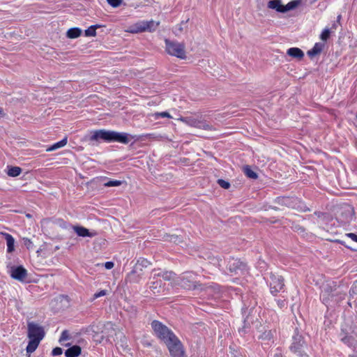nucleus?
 I'll use <instances>...</instances> for the list:
<instances>
[{"label":"nucleus","instance_id":"f257e3e1","mask_svg":"<svg viewBox=\"0 0 357 357\" xmlns=\"http://www.w3.org/2000/svg\"><path fill=\"white\" fill-rule=\"evenodd\" d=\"M100 139L107 142H117L124 144H127L130 142L127 133L106 130L104 129L94 130L90 137L91 141H99Z\"/></svg>","mask_w":357,"mask_h":357},{"label":"nucleus","instance_id":"f03ea898","mask_svg":"<svg viewBox=\"0 0 357 357\" xmlns=\"http://www.w3.org/2000/svg\"><path fill=\"white\" fill-rule=\"evenodd\" d=\"M180 121L187 125L205 130H215V128L205 121L201 116L193 115L186 117H181Z\"/></svg>","mask_w":357,"mask_h":357},{"label":"nucleus","instance_id":"7ed1b4c3","mask_svg":"<svg viewBox=\"0 0 357 357\" xmlns=\"http://www.w3.org/2000/svg\"><path fill=\"white\" fill-rule=\"evenodd\" d=\"M166 52L174 56L184 59L186 57L185 45L176 41L165 40Z\"/></svg>","mask_w":357,"mask_h":357},{"label":"nucleus","instance_id":"20e7f679","mask_svg":"<svg viewBox=\"0 0 357 357\" xmlns=\"http://www.w3.org/2000/svg\"><path fill=\"white\" fill-rule=\"evenodd\" d=\"M175 284L181 286L185 289H195L197 287L198 282L196 280V275L192 272L183 273L175 280Z\"/></svg>","mask_w":357,"mask_h":357},{"label":"nucleus","instance_id":"39448f33","mask_svg":"<svg viewBox=\"0 0 357 357\" xmlns=\"http://www.w3.org/2000/svg\"><path fill=\"white\" fill-rule=\"evenodd\" d=\"M151 327L155 335L164 343L168 341L169 338L174 335L170 329L158 321L154 320L152 321Z\"/></svg>","mask_w":357,"mask_h":357},{"label":"nucleus","instance_id":"423d86ee","mask_svg":"<svg viewBox=\"0 0 357 357\" xmlns=\"http://www.w3.org/2000/svg\"><path fill=\"white\" fill-rule=\"evenodd\" d=\"M158 22H155L153 20L150 21H140L135 23L134 25L131 26L128 32L132 33H137L143 31H154L159 25Z\"/></svg>","mask_w":357,"mask_h":357},{"label":"nucleus","instance_id":"0eeeda50","mask_svg":"<svg viewBox=\"0 0 357 357\" xmlns=\"http://www.w3.org/2000/svg\"><path fill=\"white\" fill-rule=\"evenodd\" d=\"M167 345L170 354L173 357H181L183 354L182 344L177 337L174 335L169 340L165 342Z\"/></svg>","mask_w":357,"mask_h":357},{"label":"nucleus","instance_id":"6e6552de","mask_svg":"<svg viewBox=\"0 0 357 357\" xmlns=\"http://www.w3.org/2000/svg\"><path fill=\"white\" fill-rule=\"evenodd\" d=\"M269 285L271 294L275 295L283 289L284 286V279L280 275L271 273Z\"/></svg>","mask_w":357,"mask_h":357},{"label":"nucleus","instance_id":"1a4fd4ad","mask_svg":"<svg viewBox=\"0 0 357 357\" xmlns=\"http://www.w3.org/2000/svg\"><path fill=\"white\" fill-rule=\"evenodd\" d=\"M227 268L231 273L243 275L246 271V264L238 259L232 258L227 264Z\"/></svg>","mask_w":357,"mask_h":357},{"label":"nucleus","instance_id":"9d476101","mask_svg":"<svg viewBox=\"0 0 357 357\" xmlns=\"http://www.w3.org/2000/svg\"><path fill=\"white\" fill-rule=\"evenodd\" d=\"M44 336L45 332L42 326L33 322L28 324V337L29 339L35 338L42 340Z\"/></svg>","mask_w":357,"mask_h":357},{"label":"nucleus","instance_id":"9b49d317","mask_svg":"<svg viewBox=\"0 0 357 357\" xmlns=\"http://www.w3.org/2000/svg\"><path fill=\"white\" fill-rule=\"evenodd\" d=\"M336 290V284L334 282H327L322 286L321 297L323 303L327 304L331 296H333V292Z\"/></svg>","mask_w":357,"mask_h":357},{"label":"nucleus","instance_id":"f8f14e48","mask_svg":"<svg viewBox=\"0 0 357 357\" xmlns=\"http://www.w3.org/2000/svg\"><path fill=\"white\" fill-rule=\"evenodd\" d=\"M10 276L18 281H25L27 277V271L22 266L12 267L10 269Z\"/></svg>","mask_w":357,"mask_h":357},{"label":"nucleus","instance_id":"ddd939ff","mask_svg":"<svg viewBox=\"0 0 357 357\" xmlns=\"http://www.w3.org/2000/svg\"><path fill=\"white\" fill-rule=\"evenodd\" d=\"M143 276L142 268L135 266L133 270L128 275L127 280L130 282L138 283Z\"/></svg>","mask_w":357,"mask_h":357},{"label":"nucleus","instance_id":"4468645a","mask_svg":"<svg viewBox=\"0 0 357 357\" xmlns=\"http://www.w3.org/2000/svg\"><path fill=\"white\" fill-rule=\"evenodd\" d=\"M151 280L152 281L149 286L151 291L155 294L163 292L165 290V286L161 278L155 277V280H153V278Z\"/></svg>","mask_w":357,"mask_h":357},{"label":"nucleus","instance_id":"2eb2a0df","mask_svg":"<svg viewBox=\"0 0 357 357\" xmlns=\"http://www.w3.org/2000/svg\"><path fill=\"white\" fill-rule=\"evenodd\" d=\"M73 229L77 234V236L81 237H94L97 235V232L96 231H89L88 229L79 225L73 226Z\"/></svg>","mask_w":357,"mask_h":357},{"label":"nucleus","instance_id":"dca6fc26","mask_svg":"<svg viewBox=\"0 0 357 357\" xmlns=\"http://www.w3.org/2000/svg\"><path fill=\"white\" fill-rule=\"evenodd\" d=\"M304 347V341L301 335H296L293 337V342L290 347L291 350L295 353H301Z\"/></svg>","mask_w":357,"mask_h":357},{"label":"nucleus","instance_id":"f3484780","mask_svg":"<svg viewBox=\"0 0 357 357\" xmlns=\"http://www.w3.org/2000/svg\"><path fill=\"white\" fill-rule=\"evenodd\" d=\"M267 8L278 13H284V5L281 0H270L267 3Z\"/></svg>","mask_w":357,"mask_h":357},{"label":"nucleus","instance_id":"a211bd4d","mask_svg":"<svg viewBox=\"0 0 357 357\" xmlns=\"http://www.w3.org/2000/svg\"><path fill=\"white\" fill-rule=\"evenodd\" d=\"M157 271L154 270V272H156ZM155 277H159L160 278H162L164 280L166 281H172V280H176L175 278V273L172 271H160L158 273H155L153 275V279L155 280Z\"/></svg>","mask_w":357,"mask_h":357},{"label":"nucleus","instance_id":"6ab92c4d","mask_svg":"<svg viewBox=\"0 0 357 357\" xmlns=\"http://www.w3.org/2000/svg\"><path fill=\"white\" fill-rule=\"evenodd\" d=\"M1 234L4 236L6 241L7 252L11 253L15 250V239L14 238L8 233L2 232Z\"/></svg>","mask_w":357,"mask_h":357},{"label":"nucleus","instance_id":"aec40b11","mask_svg":"<svg viewBox=\"0 0 357 357\" xmlns=\"http://www.w3.org/2000/svg\"><path fill=\"white\" fill-rule=\"evenodd\" d=\"M287 54L289 56L298 59H301L304 56L303 52L298 47H291L288 49Z\"/></svg>","mask_w":357,"mask_h":357},{"label":"nucleus","instance_id":"412c9836","mask_svg":"<svg viewBox=\"0 0 357 357\" xmlns=\"http://www.w3.org/2000/svg\"><path fill=\"white\" fill-rule=\"evenodd\" d=\"M324 43H315L314 47L307 52V54L310 57H314L316 55H317V54H320L321 52V51L324 49Z\"/></svg>","mask_w":357,"mask_h":357},{"label":"nucleus","instance_id":"4be33fe9","mask_svg":"<svg viewBox=\"0 0 357 357\" xmlns=\"http://www.w3.org/2000/svg\"><path fill=\"white\" fill-rule=\"evenodd\" d=\"M81 353V348L79 346H73L66 349L65 351V356L66 357H77Z\"/></svg>","mask_w":357,"mask_h":357},{"label":"nucleus","instance_id":"5701e85b","mask_svg":"<svg viewBox=\"0 0 357 357\" xmlns=\"http://www.w3.org/2000/svg\"><path fill=\"white\" fill-rule=\"evenodd\" d=\"M40 341L41 340H38V339H35V338L30 339V340L28 343V345L26 347V352L29 353V354L33 353L37 349Z\"/></svg>","mask_w":357,"mask_h":357},{"label":"nucleus","instance_id":"b1692460","mask_svg":"<svg viewBox=\"0 0 357 357\" xmlns=\"http://www.w3.org/2000/svg\"><path fill=\"white\" fill-rule=\"evenodd\" d=\"M82 33V30L79 28H71L68 30L66 33V36L68 38H77Z\"/></svg>","mask_w":357,"mask_h":357},{"label":"nucleus","instance_id":"393cba45","mask_svg":"<svg viewBox=\"0 0 357 357\" xmlns=\"http://www.w3.org/2000/svg\"><path fill=\"white\" fill-rule=\"evenodd\" d=\"M301 3V0H294L289 2L287 5H284V13L295 9Z\"/></svg>","mask_w":357,"mask_h":357},{"label":"nucleus","instance_id":"a878e982","mask_svg":"<svg viewBox=\"0 0 357 357\" xmlns=\"http://www.w3.org/2000/svg\"><path fill=\"white\" fill-rule=\"evenodd\" d=\"M22 172L20 167H8L7 174L9 176L15 177L19 176Z\"/></svg>","mask_w":357,"mask_h":357},{"label":"nucleus","instance_id":"bb28decb","mask_svg":"<svg viewBox=\"0 0 357 357\" xmlns=\"http://www.w3.org/2000/svg\"><path fill=\"white\" fill-rule=\"evenodd\" d=\"M67 144V138L65 137L63 138L62 140L54 144L52 146H51L50 147H49L47 151H54V150H56L58 149H60L61 147H63L64 146H66Z\"/></svg>","mask_w":357,"mask_h":357},{"label":"nucleus","instance_id":"cd10ccee","mask_svg":"<svg viewBox=\"0 0 357 357\" xmlns=\"http://www.w3.org/2000/svg\"><path fill=\"white\" fill-rule=\"evenodd\" d=\"M101 27V25L96 24L92 25L89 27L86 30H85V36H95L96 35V29Z\"/></svg>","mask_w":357,"mask_h":357},{"label":"nucleus","instance_id":"c85d7f7f","mask_svg":"<svg viewBox=\"0 0 357 357\" xmlns=\"http://www.w3.org/2000/svg\"><path fill=\"white\" fill-rule=\"evenodd\" d=\"M245 174L250 178L256 179L257 174L249 166H245L243 169Z\"/></svg>","mask_w":357,"mask_h":357},{"label":"nucleus","instance_id":"c756f323","mask_svg":"<svg viewBox=\"0 0 357 357\" xmlns=\"http://www.w3.org/2000/svg\"><path fill=\"white\" fill-rule=\"evenodd\" d=\"M207 291L208 292H214L213 294V296L214 298L216 299V298H218L221 296V291H220V289L218 286H214V287H208Z\"/></svg>","mask_w":357,"mask_h":357},{"label":"nucleus","instance_id":"7c9ffc66","mask_svg":"<svg viewBox=\"0 0 357 357\" xmlns=\"http://www.w3.org/2000/svg\"><path fill=\"white\" fill-rule=\"evenodd\" d=\"M165 238L166 241H169L170 242H173L176 244L181 243V241H182L181 238L177 235H166L165 236Z\"/></svg>","mask_w":357,"mask_h":357},{"label":"nucleus","instance_id":"2f4dec72","mask_svg":"<svg viewBox=\"0 0 357 357\" xmlns=\"http://www.w3.org/2000/svg\"><path fill=\"white\" fill-rule=\"evenodd\" d=\"M153 116L155 120L158 119L160 117L169 119L172 118L170 114L167 112H156L153 114Z\"/></svg>","mask_w":357,"mask_h":357},{"label":"nucleus","instance_id":"473e14b6","mask_svg":"<svg viewBox=\"0 0 357 357\" xmlns=\"http://www.w3.org/2000/svg\"><path fill=\"white\" fill-rule=\"evenodd\" d=\"M281 203L288 207H294L293 205L294 200L289 197H282L280 199Z\"/></svg>","mask_w":357,"mask_h":357},{"label":"nucleus","instance_id":"72a5a7b5","mask_svg":"<svg viewBox=\"0 0 357 357\" xmlns=\"http://www.w3.org/2000/svg\"><path fill=\"white\" fill-rule=\"evenodd\" d=\"M123 181L119 180H111L104 184L105 187H115L119 186L122 184Z\"/></svg>","mask_w":357,"mask_h":357},{"label":"nucleus","instance_id":"f704fd0d","mask_svg":"<svg viewBox=\"0 0 357 357\" xmlns=\"http://www.w3.org/2000/svg\"><path fill=\"white\" fill-rule=\"evenodd\" d=\"M330 36V30L328 28H326L323 30L320 35L321 40L326 41Z\"/></svg>","mask_w":357,"mask_h":357},{"label":"nucleus","instance_id":"c9c22d12","mask_svg":"<svg viewBox=\"0 0 357 357\" xmlns=\"http://www.w3.org/2000/svg\"><path fill=\"white\" fill-rule=\"evenodd\" d=\"M69 339H70V334L68 331L65 330L61 333V335L59 338V342H62L68 340Z\"/></svg>","mask_w":357,"mask_h":357},{"label":"nucleus","instance_id":"e433bc0d","mask_svg":"<svg viewBox=\"0 0 357 357\" xmlns=\"http://www.w3.org/2000/svg\"><path fill=\"white\" fill-rule=\"evenodd\" d=\"M218 183L224 189H228L230 187L229 183L223 179H218Z\"/></svg>","mask_w":357,"mask_h":357},{"label":"nucleus","instance_id":"4c0bfd02","mask_svg":"<svg viewBox=\"0 0 357 357\" xmlns=\"http://www.w3.org/2000/svg\"><path fill=\"white\" fill-rule=\"evenodd\" d=\"M107 1L108 3L114 8L119 7L123 1V0H107Z\"/></svg>","mask_w":357,"mask_h":357},{"label":"nucleus","instance_id":"58836bf2","mask_svg":"<svg viewBox=\"0 0 357 357\" xmlns=\"http://www.w3.org/2000/svg\"><path fill=\"white\" fill-rule=\"evenodd\" d=\"M349 294L351 296L357 295V280H356L349 291Z\"/></svg>","mask_w":357,"mask_h":357},{"label":"nucleus","instance_id":"ea45409f","mask_svg":"<svg viewBox=\"0 0 357 357\" xmlns=\"http://www.w3.org/2000/svg\"><path fill=\"white\" fill-rule=\"evenodd\" d=\"M149 264V261H147L146 259H143L140 261H138L135 266H139V267L142 268V267L146 266Z\"/></svg>","mask_w":357,"mask_h":357},{"label":"nucleus","instance_id":"a19ab883","mask_svg":"<svg viewBox=\"0 0 357 357\" xmlns=\"http://www.w3.org/2000/svg\"><path fill=\"white\" fill-rule=\"evenodd\" d=\"M107 291L106 290H101L99 292H97L93 295V298H98L99 297L105 296V295H107Z\"/></svg>","mask_w":357,"mask_h":357},{"label":"nucleus","instance_id":"79ce46f5","mask_svg":"<svg viewBox=\"0 0 357 357\" xmlns=\"http://www.w3.org/2000/svg\"><path fill=\"white\" fill-rule=\"evenodd\" d=\"M62 349L60 348V347H56L54 348L52 351V354L53 356H59V355H61L62 354Z\"/></svg>","mask_w":357,"mask_h":357},{"label":"nucleus","instance_id":"37998d69","mask_svg":"<svg viewBox=\"0 0 357 357\" xmlns=\"http://www.w3.org/2000/svg\"><path fill=\"white\" fill-rule=\"evenodd\" d=\"M342 341L344 342L345 344H347L349 345H351L353 343V340L349 337H344L342 338Z\"/></svg>","mask_w":357,"mask_h":357},{"label":"nucleus","instance_id":"c03bdc74","mask_svg":"<svg viewBox=\"0 0 357 357\" xmlns=\"http://www.w3.org/2000/svg\"><path fill=\"white\" fill-rule=\"evenodd\" d=\"M346 236L349 237L353 241L357 242V235L356 234H355L354 233H348V234H346Z\"/></svg>","mask_w":357,"mask_h":357},{"label":"nucleus","instance_id":"a18cd8bd","mask_svg":"<svg viewBox=\"0 0 357 357\" xmlns=\"http://www.w3.org/2000/svg\"><path fill=\"white\" fill-rule=\"evenodd\" d=\"M277 303L280 308H282L287 305V303L284 300H278Z\"/></svg>","mask_w":357,"mask_h":357},{"label":"nucleus","instance_id":"49530a36","mask_svg":"<svg viewBox=\"0 0 357 357\" xmlns=\"http://www.w3.org/2000/svg\"><path fill=\"white\" fill-rule=\"evenodd\" d=\"M114 264L112 261H107L105 264V267L106 269H111L114 267Z\"/></svg>","mask_w":357,"mask_h":357},{"label":"nucleus","instance_id":"de8ad7c7","mask_svg":"<svg viewBox=\"0 0 357 357\" xmlns=\"http://www.w3.org/2000/svg\"><path fill=\"white\" fill-rule=\"evenodd\" d=\"M271 337V331H268L267 333H265L263 335H262V338L263 339H270Z\"/></svg>","mask_w":357,"mask_h":357},{"label":"nucleus","instance_id":"09e8293b","mask_svg":"<svg viewBox=\"0 0 357 357\" xmlns=\"http://www.w3.org/2000/svg\"><path fill=\"white\" fill-rule=\"evenodd\" d=\"M24 244L27 248H29V246L32 244V242L28 239V238H24Z\"/></svg>","mask_w":357,"mask_h":357},{"label":"nucleus","instance_id":"8fccbe9b","mask_svg":"<svg viewBox=\"0 0 357 357\" xmlns=\"http://www.w3.org/2000/svg\"><path fill=\"white\" fill-rule=\"evenodd\" d=\"M182 31H183V27H182L181 24H179L178 26V27L176 28L175 33H176V34H178V33L182 32Z\"/></svg>","mask_w":357,"mask_h":357},{"label":"nucleus","instance_id":"3c124183","mask_svg":"<svg viewBox=\"0 0 357 357\" xmlns=\"http://www.w3.org/2000/svg\"><path fill=\"white\" fill-rule=\"evenodd\" d=\"M105 328H112V324L111 322H107L106 324L104 325Z\"/></svg>","mask_w":357,"mask_h":357},{"label":"nucleus","instance_id":"603ef678","mask_svg":"<svg viewBox=\"0 0 357 357\" xmlns=\"http://www.w3.org/2000/svg\"><path fill=\"white\" fill-rule=\"evenodd\" d=\"M3 116H4L3 110L2 108L0 107V117Z\"/></svg>","mask_w":357,"mask_h":357},{"label":"nucleus","instance_id":"864d4df0","mask_svg":"<svg viewBox=\"0 0 357 357\" xmlns=\"http://www.w3.org/2000/svg\"><path fill=\"white\" fill-rule=\"evenodd\" d=\"M340 19H341V15H340L337 16V22H339L340 20Z\"/></svg>","mask_w":357,"mask_h":357},{"label":"nucleus","instance_id":"5fc2aeb1","mask_svg":"<svg viewBox=\"0 0 357 357\" xmlns=\"http://www.w3.org/2000/svg\"><path fill=\"white\" fill-rule=\"evenodd\" d=\"M275 357H280V354H275Z\"/></svg>","mask_w":357,"mask_h":357},{"label":"nucleus","instance_id":"6e6d98bb","mask_svg":"<svg viewBox=\"0 0 357 357\" xmlns=\"http://www.w3.org/2000/svg\"><path fill=\"white\" fill-rule=\"evenodd\" d=\"M338 242H340V243H342V244H344V242H343V241H338Z\"/></svg>","mask_w":357,"mask_h":357}]
</instances>
